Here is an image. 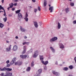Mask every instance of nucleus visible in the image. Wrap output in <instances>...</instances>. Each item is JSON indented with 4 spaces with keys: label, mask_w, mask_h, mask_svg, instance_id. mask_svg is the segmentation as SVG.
I'll return each instance as SVG.
<instances>
[{
    "label": "nucleus",
    "mask_w": 76,
    "mask_h": 76,
    "mask_svg": "<svg viewBox=\"0 0 76 76\" xmlns=\"http://www.w3.org/2000/svg\"><path fill=\"white\" fill-rule=\"evenodd\" d=\"M18 62H17L15 63V65H18Z\"/></svg>",
    "instance_id": "46"
},
{
    "label": "nucleus",
    "mask_w": 76,
    "mask_h": 76,
    "mask_svg": "<svg viewBox=\"0 0 76 76\" xmlns=\"http://www.w3.org/2000/svg\"><path fill=\"white\" fill-rule=\"evenodd\" d=\"M39 57L40 58V61H41V62L42 63V61H43V60H44V57L43 56L41 55H40Z\"/></svg>",
    "instance_id": "12"
},
{
    "label": "nucleus",
    "mask_w": 76,
    "mask_h": 76,
    "mask_svg": "<svg viewBox=\"0 0 76 76\" xmlns=\"http://www.w3.org/2000/svg\"><path fill=\"white\" fill-rule=\"evenodd\" d=\"M32 51H33V49L32 48H31V49L29 51V53H32Z\"/></svg>",
    "instance_id": "32"
},
{
    "label": "nucleus",
    "mask_w": 76,
    "mask_h": 76,
    "mask_svg": "<svg viewBox=\"0 0 76 76\" xmlns=\"http://www.w3.org/2000/svg\"><path fill=\"white\" fill-rule=\"evenodd\" d=\"M30 9H31V8H32V7H31V6H30Z\"/></svg>",
    "instance_id": "61"
},
{
    "label": "nucleus",
    "mask_w": 76,
    "mask_h": 76,
    "mask_svg": "<svg viewBox=\"0 0 76 76\" xmlns=\"http://www.w3.org/2000/svg\"><path fill=\"white\" fill-rule=\"evenodd\" d=\"M59 45L60 46V48H64V45H63V44H62L61 43H59Z\"/></svg>",
    "instance_id": "10"
},
{
    "label": "nucleus",
    "mask_w": 76,
    "mask_h": 76,
    "mask_svg": "<svg viewBox=\"0 0 76 76\" xmlns=\"http://www.w3.org/2000/svg\"><path fill=\"white\" fill-rule=\"evenodd\" d=\"M50 48L51 50L52 51V52L53 53H55V50L54 49V48L52 47H50Z\"/></svg>",
    "instance_id": "19"
},
{
    "label": "nucleus",
    "mask_w": 76,
    "mask_h": 76,
    "mask_svg": "<svg viewBox=\"0 0 76 76\" xmlns=\"http://www.w3.org/2000/svg\"><path fill=\"white\" fill-rule=\"evenodd\" d=\"M6 63L7 64H8V63H10V61H9V60H8L6 61Z\"/></svg>",
    "instance_id": "44"
},
{
    "label": "nucleus",
    "mask_w": 76,
    "mask_h": 76,
    "mask_svg": "<svg viewBox=\"0 0 76 76\" xmlns=\"http://www.w3.org/2000/svg\"><path fill=\"white\" fill-rule=\"evenodd\" d=\"M53 40H54V41H56V40L57 39V37H53Z\"/></svg>",
    "instance_id": "30"
},
{
    "label": "nucleus",
    "mask_w": 76,
    "mask_h": 76,
    "mask_svg": "<svg viewBox=\"0 0 76 76\" xmlns=\"http://www.w3.org/2000/svg\"><path fill=\"white\" fill-rule=\"evenodd\" d=\"M31 67H34V64L33 61L31 63Z\"/></svg>",
    "instance_id": "29"
},
{
    "label": "nucleus",
    "mask_w": 76,
    "mask_h": 76,
    "mask_svg": "<svg viewBox=\"0 0 76 76\" xmlns=\"http://www.w3.org/2000/svg\"><path fill=\"white\" fill-rule=\"evenodd\" d=\"M1 12H3V11H0V13H1Z\"/></svg>",
    "instance_id": "60"
},
{
    "label": "nucleus",
    "mask_w": 76,
    "mask_h": 76,
    "mask_svg": "<svg viewBox=\"0 0 76 76\" xmlns=\"http://www.w3.org/2000/svg\"><path fill=\"white\" fill-rule=\"evenodd\" d=\"M12 71V68L10 69L9 68L4 67L2 69L0 68V71Z\"/></svg>",
    "instance_id": "1"
},
{
    "label": "nucleus",
    "mask_w": 76,
    "mask_h": 76,
    "mask_svg": "<svg viewBox=\"0 0 76 76\" xmlns=\"http://www.w3.org/2000/svg\"><path fill=\"white\" fill-rule=\"evenodd\" d=\"M42 64H43L44 65H45V66H46L47 64L48 63V61H45V62H44V61H42Z\"/></svg>",
    "instance_id": "8"
},
{
    "label": "nucleus",
    "mask_w": 76,
    "mask_h": 76,
    "mask_svg": "<svg viewBox=\"0 0 76 76\" xmlns=\"http://www.w3.org/2000/svg\"><path fill=\"white\" fill-rule=\"evenodd\" d=\"M42 72V69H39L38 71L37 72V74H38L39 75H40L41 73V72Z\"/></svg>",
    "instance_id": "16"
},
{
    "label": "nucleus",
    "mask_w": 76,
    "mask_h": 76,
    "mask_svg": "<svg viewBox=\"0 0 76 76\" xmlns=\"http://www.w3.org/2000/svg\"><path fill=\"white\" fill-rule=\"evenodd\" d=\"M69 69H73V66L72 65H70L69 66Z\"/></svg>",
    "instance_id": "33"
},
{
    "label": "nucleus",
    "mask_w": 76,
    "mask_h": 76,
    "mask_svg": "<svg viewBox=\"0 0 76 76\" xmlns=\"http://www.w3.org/2000/svg\"><path fill=\"white\" fill-rule=\"evenodd\" d=\"M23 48L24 50H26V46H24L23 47Z\"/></svg>",
    "instance_id": "37"
},
{
    "label": "nucleus",
    "mask_w": 76,
    "mask_h": 76,
    "mask_svg": "<svg viewBox=\"0 0 76 76\" xmlns=\"http://www.w3.org/2000/svg\"><path fill=\"white\" fill-rule=\"evenodd\" d=\"M23 37L24 39H26L27 38V37L26 36H24Z\"/></svg>",
    "instance_id": "48"
},
{
    "label": "nucleus",
    "mask_w": 76,
    "mask_h": 76,
    "mask_svg": "<svg viewBox=\"0 0 76 76\" xmlns=\"http://www.w3.org/2000/svg\"><path fill=\"white\" fill-rule=\"evenodd\" d=\"M20 31L23 32H25L26 31V29L24 28L21 26L20 27Z\"/></svg>",
    "instance_id": "7"
},
{
    "label": "nucleus",
    "mask_w": 76,
    "mask_h": 76,
    "mask_svg": "<svg viewBox=\"0 0 76 76\" xmlns=\"http://www.w3.org/2000/svg\"><path fill=\"white\" fill-rule=\"evenodd\" d=\"M30 42H25L23 43V45H24L25 44H26V45H29V44Z\"/></svg>",
    "instance_id": "21"
},
{
    "label": "nucleus",
    "mask_w": 76,
    "mask_h": 76,
    "mask_svg": "<svg viewBox=\"0 0 76 76\" xmlns=\"http://www.w3.org/2000/svg\"><path fill=\"white\" fill-rule=\"evenodd\" d=\"M7 18L6 17L5 18H4L3 19V20L4 22H6V21H7Z\"/></svg>",
    "instance_id": "28"
},
{
    "label": "nucleus",
    "mask_w": 76,
    "mask_h": 76,
    "mask_svg": "<svg viewBox=\"0 0 76 76\" xmlns=\"http://www.w3.org/2000/svg\"><path fill=\"white\" fill-rule=\"evenodd\" d=\"M11 47H12V45H10L9 46V48H6V51H7V52H8V51H10V50L11 48Z\"/></svg>",
    "instance_id": "14"
},
{
    "label": "nucleus",
    "mask_w": 76,
    "mask_h": 76,
    "mask_svg": "<svg viewBox=\"0 0 76 76\" xmlns=\"http://www.w3.org/2000/svg\"><path fill=\"white\" fill-rule=\"evenodd\" d=\"M4 34H7V32H5Z\"/></svg>",
    "instance_id": "63"
},
{
    "label": "nucleus",
    "mask_w": 76,
    "mask_h": 76,
    "mask_svg": "<svg viewBox=\"0 0 76 76\" xmlns=\"http://www.w3.org/2000/svg\"><path fill=\"white\" fill-rule=\"evenodd\" d=\"M65 11L67 13L69 12V8H67L65 9Z\"/></svg>",
    "instance_id": "26"
},
{
    "label": "nucleus",
    "mask_w": 76,
    "mask_h": 76,
    "mask_svg": "<svg viewBox=\"0 0 76 76\" xmlns=\"http://www.w3.org/2000/svg\"><path fill=\"white\" fill-rule=\"evenodd\" d=\"M53 75H54L56 76H60V73L56 72L55 71H53Z\"/></svg>",
    "instance_id": "5"
},
{
    "label": "nucleus",
    "mask_w": 76,
    "mask_h": 76,
    "mask_svg": "<svg viewBox=\"0 0 76 76\" xmlns=\"http://www.w3.org/2000/svg\"><path fill=\"white\" fill-rule=\"evenodd\" d=\"M63 70L64 71H67L69 70V68L67 67H64L63 68Z\"/></svg>",
    "instance_id": "18"
},
{
    "label": "nucleus",
    "mask_w": 76,
    "mask_h": 76,
    "mask_svg": "<svg viewBox=\"0 0 76 76\" xmlns=\"http://www.w3.org/2000/svg\"><path fill=\"white\" fill-rule=\"evenodd\" d=\"M57 28L58 29H60L61 28V25H60V23L59 22L58 23Z\"/></svg>",
    "instance_id": "20"
},
{
    "label": "nucleus",
    "mask_w": 76,
    "mask_h": 76,
    "mask_svg": "<svg viewBox=\"0 0 76 76\" xmlns=\"http://www.w3.org/2000/svg\"><path fill=\"white\" fill-rule=\"evenodd\" d=\"M20 57L22 58H26V57H27V55H21L20 56Z\"/></svg>",
    "instance_id": "11"
},
{
    "label": "nucleus",
    "mask_w": 76,
    "mask_h": 76,
    "mask_svg": "<svg viewBox=\"0 0 76 76\" xmlns=\"http://www.w3.org/2000/svg\"><path fill=\"white\" fill-rule=\"evenodd\" d=\"M73 24H76V20H74L73 21Z\"/></svg>",
    "instance_id": "45"
},
{
    "label": "nucleus",
    "mask_w": 76,
    "mask_h": 76,
    "mask_svg": "<svg viewBox=\"0 0 76 76\" xmlns=\"http://www.w3.org/2000/svg\"><path fill=\"white\" fill-rule=\"evenodd\" d=\"M49 6L50 7H51V5L50 4H49Z\"/></svg>",
    "instance_id": "62"
},
{
    "label": "nucleus",
    "mask_w": 76,
    "mask_h": 76,
    "mask_svg": "<svg viewBox=\"0 0 76 76\" xmlns=\"http://www.w3.org/2000/svg\"><path fill=\"white\" fill-rule=\"evenodd\" d=\"M38 10L37 9H34V12L35 13H36L37 12V11Z\"/></svg>",
    "instance_id": "40"
},
{
    "label": "nucleus",
    "mask_w": 76,
    "mask_h": 76,
    "mask_svg": "<svg viewBox=\"0 0 76 76\" xmlns=\"http://www.w3.org/2000/svg\"><path fill=\"white\" fill-rule=\"evenodd\" d=\"M1 9L2 10H4V8L2 7V6H1V5H0V10H1Z\"/></svg>",
    "instance_id": "31"
},
{
    "label": "nucleus",
    "mask_w": 76,
    "mask_h": 76,
    "mask_svg": "<svg viewBox=\"0 0 76 76\" xmlns=\"http://www.w3.org/2000/svg\"><path fill=\"white\" fill-rule=\"evenodd\" d=\"M18 18H22V15L21 13H19L18 14Z\"/></svg>",
    "instance_id": "15"
},
{
    "label": "nucleus",
    "mask_w": 76,
    "mask_h": 76,
    "mask_svg": "<svg viewBox=\"0 0 76 76\" xmlns=\"http://www.w3.org/2000/svg\"><path fill=\"white\" fill-rule=\"evenodd\" d=\"M36 0H32V1H33V2H34H34L35 1H36Z\"/></svg>",
    "instance_id": "52"
},
{
    "label": "nucleus",
    "mask_w": 76,
    "mask_h": 76,
    "mask_svg": "<svg viewBox=\"0 0 76 76\" xmlns=\"http://www.w3.org/2000/svg\"><path fill=\"white\" fill-rule=\"evenodd\" d=\"M16 58L15 57L12 59V60L10 63V65H13V64L15 63V62L16 61Z\"/></svg>",
    "instance_id": "4"
},
{
    "label": "nucleus",
    "mask_w": 76,
    "mask_h": 76,
    "mask_svg": "<svg viewBox=\"0 0 76 76\" xmlns=\"http://www.w3.org/2000/svg\"><path fill=\"white\" fill-rule=\"evenodd\" d=\"M13 4L12 3L9 4V6H10V8H12V7H13Z\"/></svg>",
    "instance_id": "22"
},
{
    "label": "nucleus",
    "mask_w": 76,
    "mask_h": 76,
    "mask_svg": "<svg viewBox=\"0 0 76 76\" xmlns=\"http://www.w3.org/2000/svg\"><path fill=\"white\" fill-rule=\"evenodd\" d=\"M50 42H54V39H53V38L52 39H51L50 40Z\"/></svg>",
    "instance_id": "35"
},
{
    "label": "nucleus",
    "mask_w": 76,
    "mask_h": 76,
    "mask_svg": "<svg viewBox=\"0 0 76 76\" xmlns=\"http://www.w3.org/2000/svg\"><path fill=\"white\" fill-rule=\"evenodd\" d=\"M38 10L41 11V8H40V7L39 6L38 7Z\"/></svg>",
    "instance_id": "43"
},
{
    "label": "nucleus",
    "mask_w": 76,
    "mask_h": 76,
    "mask_svg": "<svg viewBox=\"0 0 76 76\" xmlns=\"http://www.w3.org/2000/svg\"><path fill=\"white\" fill-rule=\"evenodd\" d=\"M49 10H50V13H52V12H53V7H50L49 8Z\"/></svg>",
    "instance_id": "17"
},
{
    "label": "nucleus",
    "mask_w": 76,
    "mask_h": 76,
    "mask_svg": "<svg viewBox=\"0 0 76 76\" xmlns=\"http://www.w3.org/2000/svg\"><path fill=\"white\" fill-rule=\"evenodd\" d=\"M55 64H56V65H57V64H58V62H57V61H56L55 62Z\"/></svg>",
    "instance_id": "47"
},
{
    "label": "nucleus",
    "mask_w": 76,
    "mask_h": 76,
    "mask_svg": "<svg viewBox=\"0 0 76 76\" xmlns=\"http://www.w3.org/2000/svg\"><path fill=\"white\" fill-rule=\"evenodd\" d=\"M26 53V50H23V52H22V54H25Z\"/></svg>",
    "instance_id": "39"
},
{
    "label": "nucleus",
    "mask_w": 76,
    "mask_h": 76,
    "mask_svg": "<svg viewBox=\"0 0 76 76\" xmlns=\"http://www.w3.org/2000/svg\"><path fill=\"white\" fill-rule=\"evenodd\" d=\"M6 42L7 43H9V41H7Z\"/></svg>",
    "instance_id": "59"
},
{
    "label": "nucleus",
    "mask_w": 76,
    "mask_h": 76,
    "mask_svg": "<svg viewBox=\"0 0 76 76\" xmlns=\"http://www.w3.org/2000/svg\"><path fill=\"white\" fill-rule=\"evenodd\" d=\"M18 66H20V65H21L22 64V62L18 61Z\"/></svg>",
    "instance_id": "36"
},
{
    "label": "nucleus",
    "mask_w": 76,
    "mask_h": 76,
    "mask_svg": "<svg viewBox=\"0 0 76 76\" xmlns=\"http://www.w3.org/2000/svg\"><path fill=\"white\" fill-rule=\"evenodd\" d=\"M3 76H7L6 75H4Z\"/></svg>",
    "instance_id": "64"
},
{
    "label": "nucleus",
    "mask_w": 76,
    "mask_h": 76,
    "mask_svg": "<svg viewBox=\"0 0 76 76\" xmlns=\"http://www.w3.org/2000/svg\"><path fill=\"white\" fill-rule=\"evenodd\" d=\"M6 75L7 76H12V73H10L9 72H6Z\"/></svg>",
    "instance_id": "9"
},
{
    "label": "nucleus",
    "mask_w": 76,
    "mask_h": 76,
    "mask_svg": "<svg viewBox=\"0 0 76 76\" xmlns=\"http://www.w3.org/2000/svg\"><path fill=\"white\" fill-rule=\"evenodd\" d=\"M75 4L71 2L70 3V5L71 6H74Z\"/></svg>",
    "instance_id": "34"
},
{
    "label": "nucleus",
    "mask_w": 76,
    "mask_h": 76,
    "mask_svg": "<svg viewBox=\"0 0 76 76\" xmlns=\"http://www.w3.org/2000/svg\"><path fill=\"white\" fill-rule=\"evenodd\" d=\"M15 39H18V36L15 37Z\"/></svg>",
    "instance_id": "55"
},
{
    "label": "nucleus",
    "mask_w": 76,
    "mask_h": 76,
    "mask_svg": "<svg viewBox=\"0 0 76 76\" xmlns=\"http://www.w3.org/2000/svg\"><path fill=\"white\" fill-rule=\"evenodd\" d=\"M28 13H26V15L24 16V18L26 22H28Z\"/></svg>",
    "instance_id": "2"
},
{
    "label": "nucleus",
    "mask_w": 76,
    "mask_h": 76,
    "mask_svg": "<svg viewBox=\"0 0 76 76\" xmlns=\"http://www.w3.org/2000/svg\"><path fill=\"white\" fill-rule=\"evenodd\" d=\"M15 8H12V11H14L15 10Z\"/></svg>",
    "instance_id": "51"
},
{
    "label": "nucleus",
    "mask_w": 76,
    "mask_h": 76,
    "mask_svg": "<svg viewBox=\"0 0 76 76\" xmlns=\"http://www.w3.org/2000/svg\"><path fill=\"white\" fill-rule=\"evenodd\" d=\"M13 50L14 51H16L18 50V46L16 45L14 46Z\"/></svg>",
    "instance_id": "13"
},
{
    "label": "nucleus",
    "mask_w": 76,
    "mask_h": 76,
    "mask_svg": "<svg viewBox=\"0 0 76 76\" xmlns=\"http://www.w3.org/2000/svg\"><path fill=\"white\" fill-rule=\"evenodd\" d=\"M31 68L30 67H28L27 68L26 71L27 72H29L31 70Z\"/></svg>",
    "instance_id": "25"
},
{
    "label": "nucleus",
    "mask_w": 76,
    "mask_h": 76,
    "mask_svg": "<svg viewBox=\"0 0 76 76\" xmlns=\"http://www.w3.org/2000/svg\"><path fill=\"white\" fill-rule=\"evenodd\" d=\"M59 66H62V64H59Z\"/></svg>",
    "instance_id": "57"
},
{
    "label": "nucleus",
    "mask_w": 76,
    "mask_h": 76,
    "mask_svg": "<svg viewBox=\"0 0 76 76\" xmlns=\"http://www.w3.org/2000/svg\"><path fill=\"white\" fill-rule=\"evenodd\" d=\"M44 70H47V67L46 66H45L44 67Z\"/></svg>",
    "instance_id": "38"
},
{
    "label": "nucleus",
    "mask_w": 76,
    "mask_h": 76,
    "mask_svg": "<svg viewBox=\"0 0 76 76\" xmlns=\"http://www.w3.org/2000/svg\"><path fill=\"white\" fill-rule=\"evenodd\" d=\"M4 16H6V12H5V10H4Z\"/></svg>",
    "instance_id": "41"
},
{
    "label": "nucleus",
    "mask_w": 76,
    "mask_h": 76,
    "mask_svg": "<svg viewBox=\"0 0 76 76\" xmlns=\"http://www.w3.org/2000/svg\"><path fill=\"white\" fill-rule=\"evenodd\" d=\"M10 7L7 8L8 10H10Z\"/></svg>",
    "instance_id": "53"
},
{
    "label": "nucleus",
    "mask_w": 76,
    "mask_h": 76,
    "mask_svg": "<svg viewBox=\"0 0 76 76\" xmlns=\"http://www.w3.org/2000/svg\"><path fill=\"white\" fill-rule=\"evenodd\" d=\"M15 1L16 2H17V1H18V0H15Z\"/></svg>",
    "instance_id": "58"
},
{
    "label": "nucleus",
    "mask_w": 76,
    "mask_h": 76,
    "mask_svg": "<svg viewBox=\"0 0 76 76\" xmlns=\"http://www.w3.org/2000/svg\"><path fill=\"white\" fill-rule=\"evenodd\" d=\"M4 26V24L2 23H0V28H3Z\"/></svg>",
    "instance_id": "23"
},
{
    "label": "nucleus",
    "mask_w": 76,
    "mask_h": 76,
    "mask_svg": "<svg viewBox=\"0 0 76 76\" xmlns=\"http://www.w3.org/2000/svg\"><path fill=\"white\" fill-rule=\"evenodd\" d=\"M4 0H1V2H2V3H4Z\"/></svg>",
    "instance_id": "54"
},
{
    "label": "nucleus",
    "mask_w": 76,
    "mask_h": 76,
    "mask_svg": "<svg viewBox=\"0 0 76 76\" xmlns=\"http://www.w3.org/2000/svg\"><path fill=\"white\" fill-rule=\"evenodd\" d=\"M4 73H1V76H3L4 75Z\"/></svg>",
    "instance_id": "50"
},
{
    "label": "nucleus",
    "mask_w": 76,
    "mask_h": 76,
    "mask_svg": "<svg viewBox=\"0 0 76 76\" xmlns=\"http://www.w3.org/2000/svg\"><path fill=\"white\" fill-rule=\"evenodd\" d=\"M7 26H9L10 24L8 22H7Z\"/></svg>",
    "instance_id": "49"
},
{
    "label": "nucleus",
    "mask_w": 76,
    "mask_h": 76,
    "mask_svg": "<svg viewBox=\"0 0 76 76\" xmlns=\"http://www.w3.org/2000/svg\"><path fill=\"white\" fill-rule=\"evenodd\" d=\"M47 1L46 0H44V5L45 7V6H47Z\"/></svg>",
    "instance_id": "24"
},
{
    "label": "nucleus",
    "mask_w": 76,
    "mask_h": 76,
    "mask_svg": "<svg viewBox=\"0 0 76 76\" xmlns=\"http://www.w3.org/2000/svg\"><path fill=\"white\" fill-rule=\"evenodd\" d=\"M20 12V10H17V11H15V13L17 14L19 13Z\"/></svg>",
    "instance_id": "27"
},
{
    "label": "nucleus",
    "mask_w": 76,
    "mask_h": 76,
    "mask_svg": "<svg viewBox=\"0 0 76 76\" xmlns=\"http://www.w3.org/2000/svg\"><path fill=\"white\" fill-rule=\"evenodd\" d=\"M38 55V51L36 50L34 52V53L33 55V57L34 58H36Z\"/></svg>",
    "instance_id": "3"
},
{
    "label": "nucleus",
    "mask_w": 76,
    "mask_h": 76,
    "mask_svg": "<svg viewBox=\"0 0 76 76\" xmlns=\"http://www.w3.org/2000/svg\"><path fill=\"white\" fill-rule=\"evenodd\" d=\"M34 26L37 28L38 27V23L37 21H33V22Z\"/></svg>",
    "instance_id": "6"
},
{
    "label": "nucleus",
    "mask_w": 76,
    "mask_h": 76,
    "mask_svg": "<svg viewBox=\"0 0 76 76\" xmlns=\"http://www.w3.org/2000/svg\"><path fill=\"white\" fill-rule=\"evenodd\" d=\"M10 64H7V67H10Z\"/></svg>",
    "instance_id": "42"
},
{
    "label": "nucleus",
    "mask_w": 76,
    "mask_h": 76,
    "mask_svg": "<svg viewBox=\"0 0 76 76\" xmlns=\"http://www.w3.org/2000/svg\"><path fill=\"white\" fill-rule=\"evenodd\" d=\"M17 5V3L14 4V6H16Z\"/></svg>",
    "instance_id": "56"
}]
</instances>
